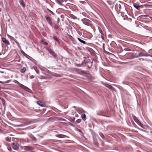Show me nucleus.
<instances>
[{
  "label": "nucleus",
  "mask_w": 152,
  "mask_h": 152,
  "mask_svg": "<svg viewBox=\"0 0 152 152\" xmlns=\"http://www.w3.org/2000/svg\"><path fill=\"white\" fill-rule=\"evenodd\" d=\"M81 118L83 120L85 121L86 120V115L84 114H82L81 115Z\"/></svg>",
  "instance_id": "obj_9"
},
{
  "label": "nucleus",
  "mask_w": 152,
  "mask_h": 152,
  "mask_svg": "<svg viewBox=\"0 0 152 152\" xmlns=\"http://www.w3.org/2000/svg\"><path fill=\"white\" fill-rule=\"evenodd\" d=\"M81 121V119H78L76 120V122L77 123H80Z\"/></svg>",
  "instance_id": "obj_21"
},
{
  "label": "nucleus",
  "mask_w": 152,
  "mask_h": 152,
  "mask_svg": "<svg viewBox=\"0 0 152 152\" xmlns=\"http://www.w3.org/2000/svg\"><path fill=\"white\" fill-rule=\"evenodd\" d=\"M77 39H78V40L81 43H83V44H86V42L82 40L80 38H78Z\"/></svg>",
  "instance_id": "obj_14"
},
{
  "label": "nucleus",
  "mask_w": 152,
  "mask_h": 152,
  "mask_svg": "<svg viewBox=\"0 0 152 152\" xmlns=\"http://www.w3.org/2000/svg\"><path fill=\"white\" fill-rule=\"evenodd\" d=\"M107 87L109 89H112L113 88V87H112L110 85H108L107 86Z\"/></svg>",
  "instance_id": "obj_22"
},
{
  "label": "nucleus",
  "mask_w": 152,
  "mask_h": 152,
  "mask_svg": "<svg viewBox=\"0 0 152 152\" xmlns=\"http://www.w3.org/2000/svg\"><path fill=\"white\" fill-rule=\"evenodd\" d=\"M32 139L33 140H34V141H35L36 140V138L34 137H33V138Z\"/></svg>",
  "instance_id": "obj_26"
},
{
  "label": "nucleus",
  "mask_w": 152,
  "mask_h": 152,
  "mask_svg": "<svg viewBox=\"0 0 152 152\" xmlns=\"http://www.w3.org/2000/svg\"><path fill=\"white\" fill-rule=\"evenodd\" d=\"M82 21L83 23L86 25L89 26L90 25V21L88 19H83Z\"/></svg>",
  "instance_id": "obj_3"
},
{
  "label": "nucleus",
  "mask_w": 152,
  "mask_h": 152,
  "mask_svg": "<svg viewBox=\"0 0 152 152\" xmlns=\"http://www.w3.org/2000/svg\"><path fill=\"white\" fill-rule=\"evenodd\" d=\"M118 7H119V8L121 9V5H120V4H119V5H118Z\"/></svg>",
  "instance_id": "obj_24"
},
{
  "label": "nucleus",
  "mask_w": 152,
  "mask_h": 152,
  "mask_svg": "<svg viewBox=\"0 0 152 152\" xmlns=\"http://www.w3.org/2000/svg\"><path fill=\"white\" fill-rule=\"evenodd\" d=\"M26 69L25 67H23V68L21 70V72L22 73L26 71Z\"/></svg>",
  "instance_id": "obj_17"
},
{
  "label": "nucleus",
  "mask_w": 152,
  "mask_h": 152,
  "mask_svg": "<svg viewBox=\"0 0 152 152\" xmlns=\"http://www.w3.org/2000/svg\"><path fill=\"white\" fill-rule=\"evenodd\" d=\"M74 107L75 108V107L74 106Z\"/></svg>",
  "instance_id": "obj_30"
},
{
  "label": "nucleus",
  "mask_w": 152,
  "mask_h": 152,
  "mask_svg": "<svg viewBox=\"0 0 152 152\" xmlns=\"http://www.w3.org/2000/svg\"><path fill=\"white\" fill-rule=\"evenodd\" d=\"M56 41H57V42L58 43H59V40H58V39H57V40H56Z\"/></svg>",
  "instance_id": "obj_29"
},
{
  "label": "nucleus",
  "mask_w": 152,
  "mask_h": 152,
  "mask_svg": "<svg viewBox=\"0 0 152 152\" xmlns=\"http://www.w3.org/2000/svg\"><path fill=\"white\" fill-rule=\"evenodd\" d=\"M133 6L134 7L137 9L139 10L140 9V6L137 4H134Z\"/></svg>",
  "instance_id": "obj_8"
},
{
  "label": "nucleus",
  "mask_w": 152,
  "mask_h": 152,
  "mask_svg": "<svg viewBox=\"0 0 152 152\" xmlns=\"http://www.w3.org/2000/svg\"><path fill=\"white\" fill-rule=\"evenodd\" d=\"M151 133H152V132H151Z\"/></svg>",
  "instance_id": "obj_33"
},
{
  "label": "nucleus",
  "mask_w": 152,
  "mask_h": 152,
  "mask_svg": "<svg viewBox=\"0 0 152 152\" xmlns=\"http://www.w3.org/2000/svg\"><path fill=\"white\" fill-rule=\"evenodd\" d=\"M8 139H7V141H8Z\"/></svg>",
  "instance_id": "obj_32"
},
{
  "label": "nucleus",
  "mask_w": 152,
  "mask_h": 152,
  "mask_svg": "<svg viewBox=\"0 0 152 152\" xmlns=\"http://www.w3.org/2000/svg\"><path fill=\"white\" fill-rule=\"evenodd\" d=\"M57 136L58 137L61 138L65 137H66V136L65 135L63 134H58V135H57Z\"/></svg>",
  "instance_id": "obj_13"
},
{
  "label": "nucleus",
  "mask_w": 152,
  "mask_h": 152,
  "mask_svg": "<svg viewBox=\"0 0 152 152\" xmlns=\"http://www.w3.org/2000/svg\"><path fill=\"white\" fill-rule=\"evenodd\" d=\"M41 42L43 44H44V45H48V43L47 42H44L43 41H41Z\"/></svg>",
  "instance_id": "obj_18"
},
{
  "label": "nucleus",
  "mask_w": 152,
  "mask_h": 152,
  "mask_svg": "<svg viewBox=\"0 0 152 152\" xmlns=\"http://www.w3.org/2000/svg\"><path fill=\"white\" fill-rule=\"evenodd\" d=\"M70 16L72 18H73L74 19H76V17L74 15H73L72 14H71L70 15Z\"/></svg>",
  "instance_id": "obj_19"
},
{
  "label": "nucleus",
  "mask_w": 152,
  "mask_h": 152,
  "mask_svg": "<svg viewBox=\"0 0 152 152\" xmlns=\"http://www.w3.org/2000/svg\"><path fill=\"white\" fill-rule=\"evenodd\" d=\"M15 83H17L20 87H21L22 88L24 89H25L27 91H29L30 90V89L29 88L25 86L24 85L20 83L17 80H16Z\"/></svg>",
  "instance_id": "obj_1"
},
{
  "label": "nucleus",
  "mask_w": 152,
  "mask_h": 152,
  "mask_svg": "<svg viewBox=\"0 0 152 152\" xmlns=\"http://www.w3.org/2000/svg\"><path fill=\"white\" fill-rule=\"evenodd\" d=\"M53 38H54V39L56 40H57V39H58L57 38L55 37V36H53Z\"/></svg>",
  "instance_id": "obj_23"
},
{
  "label": "nucleus",
  "mask_w": 152,
  "mask_h": 152,
  "mask_svg": "<svg viewBox=\"0 0 152 152\" xmlns=\"http://www.w3.org/2000/svg\"><path fill=\"white\" fill-rule=\"evenodd\" d=\"M37 103L38 105L44 107L45 106V104L42 102L37 101Z\"/></svg>",
  "instance_id": "obj_6"
},
{
  "label": "nucleus",
  "mask_w": 152,
  "mask_h": 152,
  "mask_svg": "<svg viewBox=\"0 0 152 152\" xmlns=\"http://www.w3.org/2000/svg\"><path fill=\"white\" fill-rule=\"evenodd\" d=\"M19 2L20 4L23 7H24L25 6L24 2L23 0H19Z\"/></svg>",
  "instance_id": "obj_10"
},
{
  "label": "nucleus",
  "mask_w": 152,
  "mask_h": 152,
  "mask_svg": "<svg viewBox=\"0 0 152 152\" xmlns=\"http://www.w3.org/2000/svg\"><path fill=\"white\" fill-rule=\"evenodd\" d=\"M45 17L47 21L50 24L51 23V20L50 18L49 17L47 16H46Z\"/></svg>",
  "instance_id": "obj_12"
},
{
  "label": "nucleus",
  "mask_w": 152,
  "mask_h": 152,
  "mask_svg": "<svg viewBox=\"0 0 152 152\" xmlns=\"http://www.w3.org/2000/svg\"><path fill=\"white\" fill-rule=\"evenodd\" d=\"M19 145L16 142L13 143V148L14 149L17 150L18 148Z\"/></svg>",
  "instance_id": "obj_4"
},
{
  "label": "nucleus",
  "mask_w": 152,
  "mask_h": 152,
  "mask_svg": "<svg viewBox=\"0 0 152 152\" xmlns=\"http://www.w3.org/2000/svg\"><path fill=\"white\" fill-rule=\"evenodd\" d=\"M21 148L22 149L24 150L25 151H31L32 150V148L28 146H23L21 147Z\"/></svg>",
  "instance_id": "obj_2"
},
{
  "label": "nucleus",
  "mask_w": 152,
  "mask_h": 152,
  "mask_svg": "<svg viewBox=\"0 0 152 152\" xmlns=\"http://www.w3.org/2000/svg\"><path fill=\"white\" fill-rule=\"evenodd\" d=\"M10 81V80H8L5 82H3L1 81H0V83H9Z\"/></svg>",
  "instance_id": "obj_20"
},
{
  "label": "nucleus",
  "mask_w": 152,
  "mask_h": 152,
  "mask_svg": "<svg viewBox=\"0 0 152 152\" xmlns=\"http://www.w3.org/2000/svg\"><path fill=\"white\" fill-rule=\"evenodd\" d=\"M7 36L8 37V38L11 39V40H14L15 39L14 38L12 37L10 35H9L7 34Z\"/></svg>",
  "instance_id": "obj_16"
},
{
  "label": "nucleus",
  "mask_w": 152,
  "mask_h": 152,
  "mask_svg": "<svg viewBox=\"0 0 152 152\" xmlns=\"http://www.w3.org/2000/svg\"><path fill=\"white\" fill-rule=\"evenodd\" d=\"M2 40L3 42L7 45H9L10 43L9 41L5 38H2Z\"/></svg>",
  "instance_id": "obj_5"
},
{
  "label": "nucleus",
  "mask_w": 152,
  "mask_h": 152,
  "mask_svg": "<svg viewBox=\"0 0 152 152\" xmlns=\"http://www.w3.org/2000/svg\"><path fill=\"white\" fill-rule=\"evenodd\" d=\"M47 50L50 52L51 54L54 55V53L50 48H48Z\"/></svg>",
  "instance_id": "obj_11"
},
{
  "label": "nucleus",
  "mask_w": 152,
  "mask_h": 152,
  "mask_svg": "<svg viewBox=\"0 0 152 152\" xmlns=\"http://www.w3.org/2000/svg\"><path fill=\"white\" fill-rule=\"evenodd\" d=\"M78 112L80 114H82L85 112V111L82 108H79L78 109Z\"/></svg>",
  "instance_id": "obj_7"
},
{
  "label": "nucleus",
  "mask_w": 152,
  "mask_h": 152,
  "mask_svg": "<svg viewBox=\"0 0 152 152\" xmlns=\"http://www.w3.org/2000/svg\"><path fill=\"white\" fill-rule=\"evenodd\" d=\"M30 78L31 79L33 78H34V76H33V75L31 76L30 77Z\"/></svg>",
  "instance_id": "obj_25"
},
{
  "label": "nucleus",
  "mask_w": 152,
  "mask_h": 152,
  "mask_svg": "<svg viewBox=\"0 0 152 152\" xmlns=\"http://www.w3.org/2000/svg\"><path fill=\"white\" fill-rule=\"evenodd\" d=\"M5 78L6 79H8V78H9V77H5Z\"/></svg>",
  "instance_id": "obj_28"
},
{
  "label": "nucleus",
  "mask_w": 152,
  "mask_h": 152,
  "mask_svg": "<svg viewBox=\"0 0 152 152\" xmlns=\"http://www.w3.org/2000/svg\"><path fill=\"white\" fill-rule=\"evenodd\" d=\"M129 49H128V48H125L124 49V50L126 51H128V50Z\"/></svg>",
  "instance_id": "obj_27"
},
{
  "label": "nucleus",
  "mask_w": 152,
  "mask_h": 152,
  "mask_svg": "<svg viewBox=\"0 0 152 152\" xmlns=\"http://www.w3.org/2000/svg\"><path fill=\"white\" fill-rule=\"evenodd\" d=\"M8 139H7V141H8Z\"/></svg>",
  "instance_id": "obj_31"
},
{
  "label": "nucleus",
  "mask_w": 152,
  "mask_h": 152,
  "mask_svg": "<svg viewBox=\"0 0 152 152\" xmlns=\"http://www.w3.org/2000/svg\"><path fill=\"white\" fill-rule=\"evenodd\" d=\"M144 6L146 8H150L151 7H152V5H148L147 4H144V5L142 6Z\"/></svg>",
  "instance_id": "obj_15"
}]
</instances>
